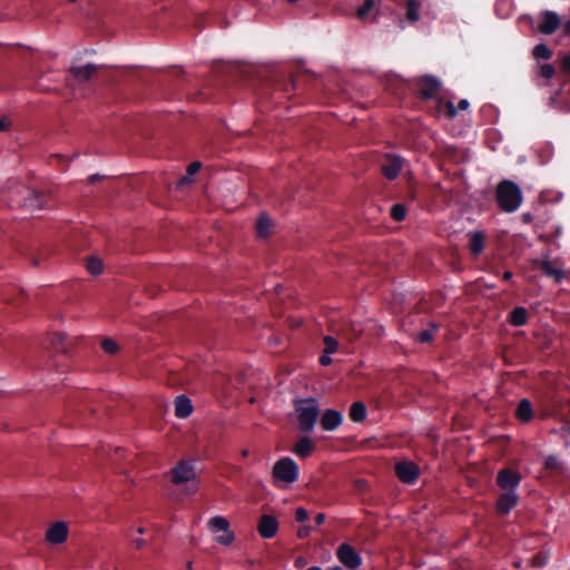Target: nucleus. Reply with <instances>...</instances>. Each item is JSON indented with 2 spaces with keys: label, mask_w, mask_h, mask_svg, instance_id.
<instances>
[{
  "label": "nucleus",
  "mask_w": 570,
  "mask_h": 570,
  "mask_svg": "<svg viewBox=\"0 0 570 570\" xmlns=\"http://www.w3.org/2000/svg\"><path fill=\"white\" fill-rule=\"evenodd\" d=\"M295 410L299 430L303 432L312 431L320 415L317 401L313 397L297 400L295 401Z\"/></svg>",
  "instance_id": "f257e3e1"
},
{
  "label": "nucleus",
  "mask_w": 570,
  "mask_h": 570,
  "mask_svg": "<svg viewBox=\"0 0 570 570\" xmlns=\"http://www.w3.org/2000/svg\"><path fill=\"white\" fill-rule=\"evenodd\" d=\"M521 199V191L514 183L503 180L499 184L497 188V200L502 210H515L519 207Z\"/></svg>",
  "instance_id": "f03ea898"
},
{
  "label": "nucleus",
  "mask_w": 570,
  "mask_h": 570,
  "mask_svg": "<svg viewBox=\"0 0 570 570\" xmlns=\"http://www.w3.org/2000/svg\"><path fill=\"white\" fill-rule=\"evenodd\" d=\"M272 474L276 481L291 484L298 478V468L292 459L283 458L274 464Z\"/></svg>",
  "instance_id": "7ed1b4c3"
},
{
  "label": "nucleus",
  "mask_w": 570,
  "mask_h": 570,
  "mask_svg": "<svg viewBox=\"0 0 570 570\" xmlns=\"http://www.w3.org/2000/svg\"><path fill=\"white\" fill-rule=\"evenodd\" d=\"M170 481L175 485L185 484L188 482H195L197 480V473L195 465L191 461L180 460L169 471Z\"/></svg>",
  "instance_id": "20e7f679"
},
{
  "label": "nucleus",
  "mask_w": 570,
  "mask_h": 570,
  "mask_svg": "<svg viewBox=\"0 0 570 570\" xmlns=\"http://www.w3.org/2000/svg\"><path fill=\"white\" fill-rule=\"evenodd\" d=\"M383 158L384 164L381 167V173L386 179L394 180L403 168L404 159L394 154H384Z\"/></svg>",
  "instance_id": "39448f33"
},
{
  "label": "nucleus",
  "mask_w": 570,
  "mask_h": 570,
  "mask_svg": "<svg viewBox=\"0 0 570 570\" xmlns=\"http://www.w3.org/2000/svg\"><path fill=\"white\" fill-rule=\"evenodd\" d=\"M69 534V528L65 521L53 522L45 533V539L48 543L58 546L67 541Z\"/></svg>",
  "instance_id": "423d86ee"
},
{
  "label": "nucleus",
  "mask_w": 570,
  "mask_h": 570,
  "mask_svg": "<svg viewBox=\"0 0 570 570\" xmlns=\"http://www.w3.org/2000/svg\"><path fill=\"white\" fill-rule=\"evenodd\" d=\"M532 264L533 267L540 269L547 276L552 277L557 282H560L564 276V272L558 261H551L549 258L533 259Z\"/></svg>",
  "instance_id": "0eeeda50"
},
{
  "label": "nucleus",
  "mask_w": 570,
  "mask_h": 570,
  "mask_svg": "<svg viewBox=\"0 0 570 570\" xmlns=\"http://www.w3.org/2000/svg\"><path fill=\"white\" fill-rule=\"evenodd\" d=\"M520 481L521 474L511 469H503L499 471L497 476L498 485L504 491H514Z\"/></svg>",
  "instance_id": "6e6552de"
},
{
  "label": "nucleus",
  "mask_w": 570,
  "mask_h": 570,
  "mask_svg": "<svg viewBox=\"0 0 570 570\" xmlns=\"http://www.w3.org/2000/svg\"><path fill=\"white\" fill-rule=\"evenodd\" d=\"M337 557L340 561L351 570L357 569L361 564V558L350 544L344 543L340 546Z\"/></svg>",
  "instance_id": "1a4fd4ad"
},
{
  "label": "nucleus",
  "mask_w": 570,
  "mask_h": 570,
  "mask_svg": "<svg viewBox=\"0 0 570 570\" xmlns=\"http://www.w3.org/2000/svg\"><path fill=\"white\" fill-rule=\"evenodd\" d=\"M397 478L404 483H412L419 475V466L413 462H400L395 465Z\"/></svg>",
  "instance_id": "9d476101"
},
{
  "label": "nucleus",
  "mask_w": 570,
  "mask_h": 570,
  "mask_svg": "<svg viewBox=\"0 0 570 570\" xmlns=\"http://www.w3.org/2000/svg\"><path fill=\"white\" fill-rule=\"evenodd\" d=\"M257 531L265 539L273 538L278 531V521L273 515L263 514L259 518Z\"/></svg>",
  "instance_id": "9b49d317"
},
{
  "label": "nucleus",
  "mask_w": 570,
  "mask_h": 570,
  "mask_svg": "<svg viewBox=\"0 0 570 570\" xmlns=\"http://www.w3.org/2000/svg\"><path fill=\"white\" fill-rule=\"evenodd\" d=\"M275 224L273 219L266 214L262 213L256 219L255 229L259 239H267L274 233Z\"/></svg>",
  "instance_id": "f8f14e48"
},
{
  "label": "nucleus",
  "mask_w": 570,
  "mask_h": 570,
  "mask_svg": "<svg viewBox=\"0 0 570 570\" xmlns=\"http://www.w3.org/2000/svg\"><path fill=\"white\" fill-rule=\"evenodd\" d=\"M97 70L98 67L94 63H88L86 66H72L69 68V72L79 85L88 82Z\"/></svg>",
  "instance_id": "ddd939ff"
},
{
  "label": "nucleus",
  "mask_w": 570,
  "mask_h": 570,
  "mask_svg": "<svg viewBox=\"0 0 570 570\" xmlns=\"http://www.w3.org/2000/svg\"><path fill=\"white\" fill-rule=\"evenodd\" d=\"M519 497L514 491H504L497 501V511L499 514H507L515 507Z\"/></svg>",
  "instance_id": "4468645a"
},
{
  "label": "nucleus",
  "mask_w": 570,
  "mask_h": 570,
  "mask_svg": "<svg viewBox=\"0 0 570 570\" xmlns=\"http://www.w3.org/2000/svg\"><path fill=\"white\" fill-rule=\"evenodd\" d=\"M342 423V414L335 410H326L321 417V425L324 430L331 431Z\"/></svg>",
  "instance_id": "2eb2a0df"
},
{
  "label": "nucleus",
  "mask_w": 570,
  "mask_h": 570,
  "mask_svg": "<svg viewBox=\"0 0 570 570\" xmlns=\"http://www.w3.org/2000/svg\"><path fill=\"white\" fill-rule=\"evenodd\" d=\"M544 21L540 23L539 30L540 32L544 35H551L560 26V19L559 17L551 11H547L543 14Z\"/></svg>",
  "instance_id": "dca6fc26"
},
{
  "label": "nucleus",
  "mask_w": 570,
  "mask_h": 570,
  "mask_svg": "<svg viewBox=\"0 0 570 570\" xmlns=\"http://www.w3.org/2000/svg\"><path fill=\"white\" fill-rule=\"evenodd\" d=\"M193 412L190 400L186 395H179L175 399V415L179 419L188 417Z\"/></svg>",
  "instance_id": "f3484780"
},
{
  "label": "nucleus",
  "mask_w": 570,
  "mask_h": 570,
  "mask_svg": "<svg viewBox=\"0 0 570 570\" xmlns=\"http://www.w3.org/2000/svg\"><path fill=\"white\" fill-rule=\"evenodd\" d=\"M421 95L424 98H432L441 88V83L433 77L425 76L421 80Z\"/></svg>",
  "instance_id": "a211bd4d"
},
{
  "label": "nucleus",
  "mask_w": 570,
  "mask_h": 570,
  "mask_svg": "<svg viewBox=\"0 0 570 570\" xmlns=\"http://www.w3.org/2000/svg\"><path fill=\"white\" fill-rule=\"evenodd\" d=\"M313 450L314 443L308 436H302L293 449L294 453L301 458L308 456Z\"/></svg>",
  "instance_id": "6ab92c4d"
},
{
  "label": "nucleus",
  "mask_w": 570,
  "mask_h": 570,
  "mask_svg": "<svg viewBox=\"0 0 570 570\" xmlns=\"http://www.w3.org/2000/svg\"><path fill=\"white\" fill-rule=\"evenodd\" d=\"M350 419L356 423H362L366 419V406L363 402H355L350 409Z\"/></svg>",
  "instance_id": "aec40b11"
},
{
  "label": "nucleus",
  "mask_w": 570,
  "mask_h": 570,
  "mask_svg": "<svg viewBox=\"0 0 570 570\" xmlns=\"http://www.w3.org/2000/svg\"><path fill=\"white\" fill-rule=\"evenodd\" d=\"M517 416L522 422H529L532 419V405L529 400L523 399L520 401L517 407Z\"/></svg>",
  "instance_id": "412c9836"
},
{
  "label": "nucleus",
  "mask_w": 570,
  "mask_h": 570,
  "mask_svg": "<svg viewBox=\"0 0 570 570\" xmlns=\"http://www.w3.org/2000/svg\"><path fill=\"white\" fill-rule=\"evenodd\" d=\"M29 208H36L38 210L43 209L45 202L42 199V191L39 190H31L26 198V204Z\"/></svg>",
  "instance_id": "4be33fe9"
},
{
  "label": "nucleus",
  "mask_w": 570,
  "mask_h": 570,
  "mask_svg": "<svg viewBox=\"0 0 570 570\" xmlns=\"http://www.w3.org/2000/svg\"><path fill=\"white\" fill-rule=\"evenodd\" d=\"M469 247L472 254H480L484 247V234L482 232L473 233L470 239Z\"/></svg>",
  "instance_id": "5701e85b"
},
{
  "label": "nucleus",
  "mask_w": 570,
  "mask_h": 570,
  "mask_svg": "<svg viewBox=\"0 0 570 570\" xmlns=\"http://www.w3.org/2000/svg\"><path fill=\"white\" fill-rule=\"evenodd\" d=\"M86 267H87L88 272L94 276H98V275L102 274V272H104V263L97 256L88 257L86 261Z\"/></svg>",
  "instance_id": "b1692460"
},
{
  "label": "nucleus",
  "mask_w": 570,
  "mask_h": 570,
  "mask_svg": "<svg viewBox=\"0 0 570 570\" xmlns=\"http://www.w3.org/2000/svg\"><path fill=\"white\" fill-rule=\"evenodd\" d=\"M528 313L523 307H515L510 315V322L514 326H521L527 323Z\"/></svg>",
  "instance_id": "393cba45"
},
{
  "label": "nucleus",
  "mask_w": 570,
  "mask_h": 570,
  "mask_svg": "<svg viewBox=\"0 0 570 570\" xmlns=\"http://www.w3.org/2000/svg\"><path fill=\"white\" fill-rule=\"evenodd\" d=\"M101 348L109 355H116L120 351L118 343L110 337H104L100 342Z\"/></svg>",
  "instance_id": "a878e982"
},
{
  "label": "nucleus",
  "mask_w": 570,
  "mask_h": 570,
  "mask_svg": "<svg viewBox=\"0 0 570 570\" xmlns=\"http://www.w3.org/2000/svg\"><path fill=\"white\" fill-rule=\"evenodd\" d=\"M419 8H420V1L419 0H409L407 1V10H406V19L410 22H415L419 20Z\"/></svg>",
  "instance_id": "bb28decb"
},
{
  "label": "nucleus",
  "mask_w": 570,
  "mask_h": 570,
  "mask_svg": "<svg viewBox=\"0 0 570 570\" xmlns=\"http://www.w3.org/2000/svg\"><path fill=\"white\" fill-rule=\"evenodd\" d=\"M209 527L213 530L227 532L229 529V522L223 517H214L209 520Z\"/></svg>",
  "instance_id": "cd10ccee"
},
{
  "label": "nucleus",
  "mask_w": 570,
  "mask_h": 570,
  "mask_svg": "<svg viewBox=\"0 0 570 570\" xmlns=\"http://www.w3.org/2000/svg\"><path fill=\"white\" fill-rule=\"evenodd\" d=\"M406 215V207L403 204H396L391 209V216L396 222H402Z\"/></svg>",
  "instance_id": "c85d7f7f"
},
{
  "label": "nucleus",
  "mask_w": 570,
  "mask_h": 570,
  "mask_svg": "<svg viewBox=\"0 0 570 570\" xmlns=\"http://www.w3.org/2000/svg\"><path fill=\"white\" fill-rule=\"evenodd\" d=\"M66 342V334L61 332H55L50 335V343L53 347L60 348L65 352L63 346Z\"/></svg>",
  "instance_id": "c756f323"
},
{
  "label": "nucleus",
  "mask_w": 570,
  "mask_h": 570,
  "mask_svg": "<svg viewBox=\"0 0 570 570\" xmlns=\"http://www.w3.org/2000/svg\"><path fill=\"white\" fill-rule=\"evenodd\" d=\"M374 0H365L364 3L356 11L357 18L364 19L367 16V13L374 8Z\"/></svg>",
  "instance_id": "7c9ffc66"
},
{
  "label": "nucleus",
  "mask_w": 570,
  "mask_h": 570,
  "mask_svg": "<svg viewBox=\"0 0 570 570\" xmlns=\"http://www.w3.org/2000/svg\"><path fill=\"white\" fill-rule=\"evenodd\" d=\"M533 56L535 58L549 59L552 52L546 45H537L533 49Z\"/></svg>",
  "instance_id": "2f4dec72"
},
{
  "label": "nucleus",
  "mask_w": 570,
  "mask_h": 570,
  "mask_svg": "<svg viewBox=\"0 0 570 570\" xmlns=\"http://www.w3.org/2000/svg\"><path fill=\"white\" fill-rule=\"evenodd\" d=\"M323 342L325 344L324 353L325 354H332L336 352L338 343L337 341L332 336H324Z\"/></svg>",
  "instance_id": "473e14b6"
},
{
  "label": "nucleus",
  "mask_w": 570,
  "mask_h": 570,
  "mask_svg": "<svg viewBox=\"0 0 570 570\" xmlns=\"http://www.w3.org/2000/svg\"><path fill=\"white\" fill-rule=\"evenodd\" d=\"M544 468L547 470H551V471H556V472L561 471V464L556 456H548L544 462Z\"/></svg>",
  "instance_id": "72a5a7b5"
},
{
  "label": "nucleus",
  "mask_w": 570,
  "mask_h": 570,
  "mask_svg": "<svg viewBox=\"0 0 570 570\" xmlns=\"http://www.w3.org/2000/svg\"><path fill=\"white\" fill-rule=\"evenodd\" d=\"M554 68L551 65H542L540 69V75L544 78H551L554 75Z\"/></svg>",
  "instance_id": "f704fd0d"
},
{
  "label": "nucleus",
  "mask_w": 570,
  "mask_h": 570,
  "mask_svg": "<svg viewBox=\"0 0 570 570\" xmlns=\"http://www.w3.org/2000/svg\"><path fill=\"white\" fill-rule=\"evenodd\" d=\"M234 539H235L234 533L228 530L225 535L218 537L217 541L220 544L228 546L234 541Z\"/></svg>",
  "instance_id": "c9c22d12"
},
{
  "label": "nucleus",
  "mask_w": 570,
  "mask_h": 570,
  "mask_svg": "<svg viewBox=\"0 0 570 570\" xmlns=\"http://www.w3.org/2000/svg\"><path fill=\"white\" fill-rule=\"evenodd\" d=\"M417 340L421 343H430L433 340L432 331L426 330V331L420 332L417 335Z\"/></svg>",
  "instance_id": "e433bc0d"
},
{
  "label": "nucleus",
  "mask_w": 570,
  "mask_h": 570,
  "mask_svg": "<svg viewBox=\"0 0 570 570\" xmlns=\"http://www.w3.org/2000/svg\"><path fill=\"white\" fill-rule=\"evenodd\" d=\"M12 127V121L8 116L0 118V131H7Z\"/></svg>",
  "instance_id": "4c0bfd02"
},
{
  "label": "nucleus",
  "mask_w": 570,
  "mask_h": 570,
  "mask_svg": "<svg viewBox=\"0 0 570 570\" xmlns=\"http://www.w3.org/2000/svg\"><path fill=\"white\" fill-rule=\"evenodd\" d=\"M295 519L297 522H304L308 519V513L305 509L298 508L295 512Z\"/></svg>",
  "instance_id": "58836bf2"
},
{
  "label": "nucleus",
  "mask_w": 570,
  "mask_h": 570,
  "mask_svg": "<svg viewBox=\"0 0 570 570\" xmlns=\"http://www.w3.org/2000/svg\"><path fill=\"white\" fill-rule=\"evenodd\" d=\"M200 168H202V163L200 161H194V163L188 165L187 174L189 176H191V175L196 174Z\"/></svg>",
  "instance_id": "ea45409f"
},
{
  "label": "nucleus",
  "mask_w": 570,
  "mask_h": 570,
  "mask_svg": "<svg viewBox=\"0 0 570 570\" xmlns=\"http://www.w3.org/2000/svg\"><path fill=\"white\" fill-rule=\"evenodd\" d=\"M544 563H546V557H544V556H542V554H538V556H535V557L532 559V561H531V564H532L533 567H537V568H538V567H542Z\"/></svg>",
  "instance_id": "a19ab883"
},
{
  "label": "nucleus",
  "mask_w": 570,
  "mask_h": 570,
  "mask_svg": "<svg viewBox=\"0 0 570 570\" xmlns=\"http://www.w3.org/2000/svg\"><path fill=\"white\" fill-rule=\"evenodd\" d=\"M311 528L307 527V525H304V527H301L298 530H297V535L298 538H306L311 533Z\"/></svg>",
  "instance_id": "79ce46f5"
},
{
  "label": "nucleus",
  "mask_w": 570,
  "mask_h": 570,
  "mask_svg": "<svg viewBox=\"0 0 570 570\" xmlns=\"http://www.w3.org/2000/svg\"><path fill=\"white\" fill-rule=\"evenodd\" d=\"M445 107H446V114H448V117L449 118H453L455 115H456V109L455 107L453 106V104L451 101H448L445 104Z\"/></svg>",
  "instance_id": "37998d69"
},
{
  "label": "nucleus",
  "mask_w": 570,
  "mask_h": 570,
  "mask_svg": "<svg viewBox=\"0 0 570 570\" xmlns=\"http://www.w3.org/2000/svg\"><path fill=\"white\" fill-rule=\"evenodd\" d=\"M562 69L570 73V55H567L562 59Z\"/></svg>",
  "instance_id": "c03bdc74"
},
{
  "label": "nucleus",
  "mask_w": 570,
  "mask_h": 570,
  "mask_svg": "<svg viewBox=\"0 0 570 570\" xmlns=\"http://www.w3.org/2000/svg\"><path fill=\"white\" fill-rule=\"evenodd\" d=\"M354 487L358 491H364L366 489V482H365V480H362V479L355 480L354 481Z\"/></svg>",
  "instance_id": "a18cd8bd"
},
{
  "label": "nucleus",
  "mask_w": 570,
  "mask_h": 570,
  "mask_svg": "<svg viewBox=\"0 0 570 570\" xmlns=\"http://www.w3.org/2000/svg\"><path fill=\"white\" fill-rule=\"evenodd\" d=\"M320 363L323 365V366H327L332 363V358L330 357V354H325L321 356L320 358Z\"/></svg>",
  "instance_id": "49530a36"
},
{
  "label": "nucleus",
  "mask_w": 570,
  "mask_h": 570,
  "mask_svg": "<svg viewBox=\"0 0 570 570\" xmlns=\"http://www.w3.org/2000/svg\"><path fill=\"white\" fill-rule=\"evenodd\" d=\"M193 183V179L189 178V175L188 176H184L179 179V181L177 183V187H181L183 185H186V184H191Z\"/></svg>",
  "instance_id": "de8ad7c7"
},
{
  "label": "nucleus",
  "mask_w": 570,
  "mask_h": 570,
  "mask_svg": "<svg viewBox=\"0 0 570 570\" xmlns=\"http://www.w3.org/2000/svg\"><path fill=\"white\" fill-rule=\"evenodd\" d=\"M306 564H307V561H306V559L304 557L296 558L295 566L297 568H304Z\"/></svg>",
  "instance_id": "09e8293b"
},
{
  "label": "nucleus",
  "mask_w": 570,
  "mask_h": 570,
  "mask_svg": "<svg viewBox=\"0 0 570 570\" xmlns=\"http://www.w3.org/2000/svg\"><path fill=\"white\" fill-rule=\"evenodd\" d=\"M104 179V176L99 175V174H95L92 176L89 177L88 181L90 184H96L98 181H101Z\"/></svg>",
  "instance_id": "8fccbe9b"
},
{
  "label": "nucleus",
  "mask_w": 570,
  "mask_h": 570,
  "mask_svg": "<svg viewBox=\"0 0 570 570\" xmlns=\"http://www.w3.org/2000/svg\"><path fill=\"white\" fill-rule=\"evenodd\" d=\"M325 521V514L324 513H318L316 517H315V522L316 524H322L324 523Z\"/></svg>",
  "instance_id": "3c124183"
},
{
  "label": "nucleus",
  "mask_w": 570,
  "mask_h": 570,
  "mask_svg": "<svg viewBox=\"0 0 570 570\" xmlns=\"http://www.w3.org/2000/svg\"><path fill=\"white\" fill-rule=\"evenodd\" d=\"M134 543H135V546H136V548H137L138 550H140V549H142V548L145 547V540H142V539H136V540L134 541Z\"/></svg>",
  "instance_id": "603ef678"
},
{
  "label": "nucleus",
  "mask_w": 570,
  "mask_h": 570,
  "mask_svg": "<svg viewBox=\"0 0 570 570\" xmlns=\"http://www.w3.org/2000/svg\"><path fill=\"white\" fill-rule=\"evenodd\" d=\"M468 107H469V102H468L465 99H462V100L459 102V109H461V110H465Z\"/></svg>",
  "instance_id": "864d4df0"
},
{
  "label": "nucleus",
  "mask_w": 570,
  "mask_h": 570,
  "mask_svg": "<svg viewBox=\"0 0 570 570\" xmlns=\"http://www.w3.org/2000/svg\"><path fill=\"white\" fill-rule=\"evenodd\" d=\"M562 420L564 422V425H563L562 430L564 432H567L568 434H570V422L568 420H566V419H562Z\"/></svg>",
  "instance_id": "5fc2aeb1"
},
{
  "label": "nucleus",
  "mask_w": 570,
  "mask_h": 570,
  "mask_svg": "<svg viewBox=\"0 0 570 570\" xmlns=\"http://www.w3.org/2000/svg\"><path fill=\"white\" fill-rule=\"evenodd\" d=\"M430 327H431V330H430V331H432V333H433V332L438 331V328H439V324H436V323L432 322V323H430Z\"/></svg>",
  "instance_id": "6e6d98bb"
},
{
  "label": "nucleus",
  "mask_w": 570,
  "mask_h": 570,
  "mask_svg": "<svg viewBox=\"0 0 570 570\" xmlns=\"http://www.w3.org/2000/svg\"><path fill=\"white\" fill-rule=\"evenodd\" d=\"M511 277H512V273H511V272H509V271H507V272L503 274V278H504L505 281L511 279Z\"/></svg>",
  "instance_id": "4d7b16f0"
},
{
  "label": "nucleus",
  "mask_w": 570,
  "mask_h": 570,
  "mask_svg": "<svg viewBox=\"0 0 570 570\" xmlns=\"http://www.w3.org/2000/svg\"><path fill=\"white\" fill-rule=\"evenodd\" d=\"M289 325H291L292 327H297V326H299V325H301V321H293V322H291V323H289Z\"/></svg>",
  "instance_id": "13d9d810"
},
{
  "label": "nucleus",
  "mask_w": 570,
  "mask_h": 570,
  "mask_svg": "<svg viewBox=\"0 0 570 570\" xmlns=\"http://www.w3.org/2000/svg\"><path fill=\"white\" fill-rule=\"evenodd\" d=\"M566 33L570 36V21L566 24Z\"/></svg>",
  "instance_id": "bf43d9fd"
},
{
  "label": "nucleus",
  "mask_w": 570,
  "mask_h": 570,
  "mask_svg": "<svg viewBox=\"0 0 570 570\" xmlns=\"http://www.w3.org/2000/svg\"><path fill=\"white\" fill-rule=\"evenodd\" d=\"M240 454H242V456L246 458V456L248 455V451H247V450H243V451L240 452Z\"/></svg>",
  "instance_id": "052dcab7"
},
{
  "label": "nucleus",
  "mask_w": 570,
  "mask_h": 570,
  "mask_svg": "<svg viewBox=\"0 0 570 570\" xmlns=\"http://www.w3.org/2000/svg\"><path fill=\"white\" fill-rule=\"evenodd\" d=\"M32 264H33L35 266H38V265H39V259H38V258H32Z\"/></svg>",
  "instance_id": "680f3d73"
},
{
  "label": "nucleus",
  "mask_w": 570,
  "mask_h": 570,
  "mask_svg": "<svg viewBox=\"0 0 570 570\" xmlns=\"http://www.w3.org/2000/svg\"><path fill=\"white\" fill-rule=\"evenodd\" d=\"M186 566H187V569H189V570H191V569H193V563H191L190 561H189V562H187V564H186Z\"/></svg>",
  "instance_id": "e2e57ef3"
},
{
  "label": "nucleus",
  "mask_w": 570,
  "mask_h": 570,
  "mask_svg": "<svg viewBox=\"0 0 570 570\" xmlns=\"http://www.w3.org/2000/svg\"><path fill=\"white\" fill-rule=\"evenodd\" d=\"M137 532H138L139 534H142V533L145 532V530H144V528H138Z\"/></svg>",
  "instance_id": "0e129e2a"
},
{
  "label": "nucleus",
  "mask_w": 570,
  "mask_h": 570,
  "mask_svg": "<svg viewBox=\"0 0 570 570\" xmlns=\"http://www.w3.org/2000/svg\"><path fill=\"white\" fill-rule=\"evenodd\" d=\"M352 333H354V335L357 337L360 336V332H356L353 327H352Z\"/></svg>",
  "instance_id": "69168bd1"
},
{
  "label": "nucleus",
  "mask_w": 570,
  "mask_h": 570,
  "mask_svg": "<svg viewBox=\"0 0 570 570\" xmlns=\"http://www.w3.org/2000/svg\"><path fill=\"white\" fill-rule=\"evenodd\" d=\"M307 570H322V569L318 567H312V568H308Z\"/></svg>",
  "instance_id": "338daca9"
},
{
  "label": "nucleus",
  "mask_w": 570,
  "mask_h": 570,
  "mask_svg": "<svg viewBox=\"0 0 570 570\" xmlns=\"http://www.w3.org/2000/svg\"><path fill=\"white\" fill-rule=\"evenodd\" d=\"M332 570H343V569H342V568H340V567H335V568H334V569H332Z\"/></svg>",
  "instance_id": "774afa93"
}]
</instances>
